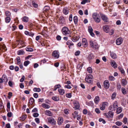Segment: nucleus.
Wrapping results in <instances>:
<instances>
[{
  "instance_id": "1",
  "label": "nucleus",
  "mask_w": 128,
  "mask_h": 128,
  "mask_svg": "<svg viewBox=\"0 0 128 128\" xmlns=\"http://www.w3.org/2000/svg\"><path fill=\"white\" fill-rule=\"evenodd\" d=\"M93 76L91 74L87 75L85 78L86 81L90 84H92L93 82Z\"/></svg>"
},
{
  "instance_id": "2",
  "label": "nucleus",
  "mask_w": 128,
  "mask_h": 128,
  "mask_svg": "<svg viewBox=\"0 0 128 128\" xmlns=\"http://www.w3.org/2000/svg\"><path fill=\"white\" fill-rule=\"evenodd\" d=\"M92 16L96 22L99 23L100 22V19L98 14L96 13H94L93 14Z\"/></svg>"
},
{
  "instance_id": "3",
  "label": "nucleus",
  "mask_w": 128,
  "mask_h": 128,
  "mask_svg": "<svg viewBox=\"0 0 128 128\" xmlns=\"http://www.w3.org/2000/svg\"><path fill=\"white\" fill-rule=\"evenodd\" d=\"M62 31L63 34L65 35L69 34L70 33V31L69 29L66 27H64L63 28Z\"/></svg>"
},
{
  "instance_id": "4",
  "label": "nucleus",
  "mask_w": 128,
  "mask_h": 128,
  "mask_svg": "<svg viewBox=\"0 0 128 128\" xmlns=\"http://www.w3.org/2000/svg\"><path fill=\"white\" fill-rule=\"evenodd\" d=\"M52 56L55 58H58L59 57V52L57 50L54 51L52 53Z\"/></svg>"
},
{
  "instance_id": "5",
  "label": "nucleus",
  "mask_w": 128,
  "mask_h": 128,
  "mask_svg": "<svg viewBox=\"0 0 128 128\" xmlns=\"http://www.w3.org/2000/svg\"><path fill=\"white\" fill-rule=\"evenodd\" d=\"M110 86L109 81L107 80H105L104 82V86L106 89L108 88Z\"/></svg>"
},
{
  "instance_id": "6",
  "label": "nucleus",
  "mask_w": 128,
  "mask_h": 128,
  "mask_svg": "<svg viewBox=\"0 0 128 128\" xmlns=\"http://www.w3.org/2000/svg\"><path fill=\"white\" fill-rule=\"evenodd\" d=\"M100 16L102 20L105 22H107L108 21V19L107 16L104 14H102Z\"/></svg>"
},
{
  "instance_id": "7",
  "label": "nucleus",
  "mask_w": 128,
  "mask_h": 128,
  "mask_svg": "<svg viewBox=\"0 0 128 128\" xmlns=\"http://www.w3.org/2000/svg\"><path fill=\"white\" fill-rule=\"evenodd\" d=\"M82 43L83 46L84 47H87L88 45L87 41L85 38H84L82 40Z\"/></svg>"
},
{
  "instance_id": "8",
  "label": "nucleus",
  "mask_w": 128,
  "mask_h": 128,
  "mask_svg": "<svg viewBox=\"0 0 128 128\" xmlns=\"http://www.w3.org/2000/svg\"><path fill=\"white\" fill-rule=\"evenodd\" d=\"M108 104L107 102H102V106L100 107V108L101 110H104L106 106Z\"/></svg>"
},
{
  "instance_id": "9",
  "label": "nucleus",
  "mask_w": 128,
  "mask_h": 128,
  "mask_svg": "<svg viewBox=\"0 0 128 128\" xmlns=\"http://www.w3.org/2000/svg\"><path fill=\"white\" fill-rule=\"evenodd\" d=\"M48 122L52 125H55L56 124V121L52 117H50L48 119Z\"/></svg>"
},
{
  "instance_id": "10",
  "label": "nucleus",
  "mask_w": 128,
  "mask_h": 128,
  "mask_svg": "<svg viewBox=\"0 0 128 128\" xmlns=\"http://www.w3.org/2000/svg\"><path fill=\"white\" fill-rule=\"evenodd\" d=\"M122 38H118L116 40V44L118 45H120L122 44Z\"/></svg>"
},
{
  "instance_id": "11",
  "label": "nucleus",
  "mask_w": 128,
  "mask_h": 128,
  "mask_svg": "<svg viewBox=\"0 0 128 128\" xmlns=\"http://www.w3.org/2000/svg\"><path fill=\"white\" fill-rule=\"evenodd\" d=\"M74 104L75 108L76 109H78L80 107V106L78 102L77 101H75L74 102Z\"/></svg>"
},
{
  "instance_id": "12",
  "label": "nucleus",
  "mask_w": 128,
  "mask_h": 128,
  "mask_svg": "<svg viewBox=\"0 0 128 128\" xmlns=\"http://www.w3.org/2000/svg\"><path fill=\"white\" fill-rule=\"evenodd\" d=\"M104 30L106 32L108 33L109 30V29L108 26L107 25H105L103 26Z\"/></svg>"
},
{
  "instance_id": "13",
  "label": "nucleus",
  "mask_w": 128,
  "mask_h": 128,
  "mask_svg": "<svg viewBox=\"0 0 128 128\" xmlns=\"http://www.w3.org/2000/svg\"><path fill=\"white\" fill-rule=\"evenodd\" d=\"M100 101V97L98 96H96L94 99V101L96 104H98Z\"/></svg>"
},
{
  "instance_id": "14",
  "label": "nucleus",
  "mask_w": 128,
  "mask_h": 128,
  "mask_svg": "<svg viewBox=\"0 0 128 128\" xmlns=\"http://www.w3.org/2000/svg\"><path fill=\"white\" fill-rule=\"evenodd\" d=\"M45 114L46 115L49 116H53V114L52 112L48 110H47L45 112Z\"/></svg>"
},
{
  "instance_id": "15",
  "label": "nucleus",
  "mask_w": 128,
  "mask_h": 128,
  "mask_svg": "<svg viewBox=\"0 0 128 128\" xmlns=\"http://www.w3.org/2000/svg\"><path fill=\"white\" fill-rule=\"evenodd\" d=\"M63 118L61 117H59L58 119V124L59 125H60L63 122Z\"/></svg>"
},
{
  "instance_id": "16",
  "label": "nucleus",
  "mask_w": 128,
  "mask_h": 128,
  "mask_svg": "<svg viewBox=\"0 0 128 128\" xmlns=\"http://www.w3.org/2000/svg\"><path fill=\"white\" fill-rule=\"evenodd\" d=\"M66 44L68 45V47L70 49V46L74 45V44L72 41L70 40H68L66 43Z\"/></svg>"
},
{
  "instance_id": "17",
  "label": "nucleus",
  "mask_w": 128,
  "mask_h": 128,
  "mask_svg": "<svg viewBox=\"0 0 128 128\" xmlns=\"http://www.w3.org/2000/svg\"><path fill=\"white\" fill-rule=\"evenodd\" d=\"M110 64L114 68H117V64L114 61H112L111 62Z\"/></svg>"
},
{
  "instance_id": "18",
  "label": "nucleus",
  "mask_w": 128,
  "mask_h": 128,
  "mask_svg": "<svg viewBox=\"0 0 128 128\" xmlns=\"http://www.w3.org/2000/svg\"><path fill=\"white\" fill-rule=\"evenodd\" d=\"M110 55L111 57L114 59H116L117 58V56L116 54L114 52H110Z\"/></svg>"
},
{
  "instance_id": "19",
  "label": "nucleus",
  "mask_w": 128,
  "mask_h": 128,
  "mask_svg": "<svg viewBox=\"0 0 128 128\" xmlns=\"http://www.w3.org/2000/svg\"><path fill=\"white\" fill-rule=\"evenodd\" d=\"M58 91L60 94L63 95L64 94L65 92L64 90L62 88H60L58 90Z\"/></svg>"
},
{
  "instance_id": "20",
  "label": "nucleus",
  "mask_w": 128,
  "mask_h": 128,
  "mask_svg": "<svg viewBox=\"0 0 128 128\" xmlns=\"http://www.w3.org/2000/svg\"><path fill=\"white\" fill-rule=\"evenodd\" d=\"M122 85L123 86H124L127 84V81L125 79H122Z\"/></svg>"
},
{
  "instance_id": "21",
  "label": "nucleus",
  "mask_w": 128,
  "mask_h": 128,
  "mask_svg": "<svg viewBox=\"0 0 128 128\" xmlns=\"http://www.w3.org/2000/svg\"><path fill=\"white\" fill-rule=\"evenodd\" d=\"M59 22L61 24H63L64 23L65 20L63 16H62L60 17L59 18Z\"/></svg>"
},
{
  "instance_id": "22",
  "label": "nucleus",
  "mask_w": 128,
  "mask_h": 128,
  "mask_svg": "<svg viewBox=\"0 0 128 128\" xmlns=\"http://www.w3.org/2000/svg\"><path fill=\"white\" fill-rule=\"evenodd\" d=\"M118 107V104L116 101H115L113 104V107L114 108V110L115 111L116 109Z\"/></svg>"
},
{
  "instance_id": "23",
  "label": "nucleus",
  "mask_w": 128,
  "mask_h": 128,
  "mask_svg": "<svg viewBox=\"0 0 128 128\" xmlns=\"http://www.w3.org/2000/svg\"><path fill=\"white\" fill-rule=\"evenodd\" d=\"M28 18L26 16H24L22 18V20L23 21L27 22H28Z\"/></svg>"
},
{
  "instance_id": "24",
  "label": "nucleus",
  "mask_w": 128,
  "mask_h": 128,
  "mask_svg": "<svg viewBox=\"0 0 128 128\" xmlns=\"http://www.w3.org/2000/svg\"><path fill=\"white\" fill-rule=\"evenodd\" d=\"M34 98L32 97L30 98L29 102H28V104L29 105V104H32L34 102Z\"/></svg>"
},
{
  "instance_id": "25",
  "label": "nucleus",
  "mask_w": 128,
  "mask_h": 128,
  "mask_svg": "<svg viewBox=\"0 0 128 128\" xmlns=\"http://www.w3.org/2000/svg\"><path fill=\"white\" fill-rule=\"evenodd\" d=\"M42 106L44 108H50V106L49 105L44 103L42 104Z\"/></svg>"
},
{
  "instance_id": "26",
  "label": "nucleus",
  "mask_w": 128,
  "mask_h": 128,
  "mask_svg": "<svg viewBox=\"0 0 128 128\" xmlns=\"http://www.w3.org/2000/svg\"><path fill=\"white\" fill-rule=\"evenodd\" d=\"M2 78L4 80V82H7L8 79L7 78L5 74H3L2 77Z\"/></svg>"
},
{
  "instance_id": "27",
  "label": "nucleus",
  "mask_w": 128,
  "mask_h": 128,
  "mask_svg": "<svg viewBox=\"0 0 128 128\" xmlns=\"http://www.w3.org/2000/svg\"><path fill=\"white\" fill-rule=\"evenodd\" d=\"M60 87L61 85L60 84L56 85L54 87V90L55 91L57 90V88H59Z\"/></svg>"
},
{
  "instance_id": "28",
  "label": "nucleus",
  "mask_w": 128,
  "mask_h": 128,
  "mask_svg": "<svg viewBox=\"0 0 128 128\" xmlns=\"http://www.w3.org/2000/svg\"><path fill=\"white\" fill-rule=\"evenodd\" d=\"M122 109L121 108L119 107L117 108L116 112L117 114H119L121 112Z\"/></svg>"
},
{
  "instance_id": "29",
  "label": "nucleus",
  "mask_w": 128,
  "mask_h": 128,
  "mask_svg": "<svg viewBox=\"0 0 128 128\" xmlns=\"http://www.w3.org/2000/svg\"><path fill=\"white\" fill-rule=\"evenodd\" d=\"M108 114L110 118H112L113 117L114 113L110 111L108 112Z\"/></svg>"
},
{
  "instance_id": "30",
  "label": "nucleus",
  "mask_w": 128,
  "mask_h": 128,
  "mask_svg": "<svg viewBox=\"0 0 128 128\" xmlns=\"http://www.w3.org/2000/svg\"><path fill=\"white\" fill-rule=\"evenodd\" d=\"M5 22L6 23L9 22L10 20V17H6L5 19Z\"/></svg>"
},
{
  "instance_id": "31",
  "label": "nucleus",
  "mask_w": 128,
  "mask_h": 128,
  "mask_svg": "<svg viewBox=\"0 0 128 128\" xmlns=\"http://www.w3.org/2000/svg\"><path fill=\"white\" fill-rule=\"evenodd\" d=\"M78 112L76 111L74 112L72 114V115L74 118H76V116H78Z\"/></svg>"
},
{
  "instance_id": "32",
  "label": "nucleus",
  "mask_w": 128,
  "mask_h": 128,
  "mask_svg": "<svg viewBox=\"0 0 128 128\" xmlns=\"http://www.w3.org/2000/svg\"><path fill=\"white\" fill-rule=\"evenodd\" d=\"M63 12L64 14L66 15L68 14V11L67 9V8H65L63 9Z\"/></svg>"
},
{
  "instance_id": "33",
  "label": "nucleus",
  "mask_w": 128,
  "mask_h": 128,
  "mask_svg": "<svg viewBox=\"0 0 128 128\" xmlns=\"http://www.w3.org/2000/svg\"><path fill=\"white\" fill-rule=\"evenodd\" d=\"M74 20L75 24H77L78 22V18L77 17L75 16L74 17Z\"/></svg>"
},
{
  "instance_id": "34",
  "label": "nucleus",
  "mask_w": 128,
  "mask_h": 128,
  "mask_svg": "<svg viewBox=\"0 0 128 128\" xmlns=\"http://www.w3.org/2000/svg\"><path fill=\"white\" fill-rule=\"evenodd\" d=\"M52 98L53 100L56 101H58L59 100V98L56 96H53L52 97Z\"/></svg>"
},
{
  "instance_id": "35",
  "label": "nucleus",
  "mask_w": 128,
  "mask_h": 128,
  "mask_svg": "<svg viewBox=\"0 0 128 128\" xmlns=\"http://www.w3.org/2000/svg\"><path fill=\"white\" fill-rule=\"evenodd\" d=\"M87 70L88 72L90 74H91L92 72V68L90 67L88 68L87 69Z\"/></svg>"
},
{
  "instance_id": "36",
  "label": "nucleus",
  "mask_w": 128,
  "mask_h": 128,
  "mask_svg": "<svg viewBox=\"0 0 128 128\" xmlns=\"http://www.w3.org/2000/svg\"><path fill=\"white\" fill-rule=\"evenodd\" d=\"M24 52L23 50H21L18 51V55H22L23 54Z\"/></svg>"
},
{
  "instance_id": "37",
  "label": "nucleus",
  "mask_w": 128,
  "mask_h": 128,
  "mask_svg": "<svg viewBox=\"0 0 128 128\" xmlns=\"http://www.w3.org/2000/svg\"><path fill=\"white\" fill-rule=\"evenodd\" d=\"M90 2V0H84L81 2V4H84L86 3L89 2Z\"/></svg>"
},
{
  "instance_id": "38",
  "label": "nucleus",
  "mask_w": 128,
  "mask_h": 128,
  "mask_svg": "<svg viewBox=\"0 0 128 128\" xmlns=\"http://www.w3.org/2000/svg\"><path fill=\"white\" fill-rule=\"evenodd\" d=\"M16 60H17V64H20V57H17L16 58Z\"/></svg>"
},
{
  "instance_id": "39",
  "label": "nucleus",
  "mask_w": 128,
  "mask_h": 128,
  "mask_svg": "<svg viewBox=\"0 0 128 128\" xmlns=\"http://www.w3.org/2000/svg\"><path fill=\"white\" fill-rule=\"evenodd\" d=\"M50 9V7L48 6H46L44 8V11L46 12Z\"/></svg>"
},
{
  "instance_id": "40",
  "label": "nucleus",
  "mask_w": 128,
  "mask_h": 128,
  "mask_svg": "<svg viewBox=\"0 0 128 128\" xmlns=\"http://www.w3.org/2000/svg\"><path fill=\"white\" fill-rule=\"evenodd\" d=\"M121 90L122 93L123 94H126V90L123 87L121 89Z\"/></svg>"
},
{
  "instance_id": "41",
  "label": "nucleus",
  "mask_w": 128,
  "mask_h": 128,
  "mask_svg": "<svg viewBox=\"0 0 128 128\" xmlns=\"http://www.w3.org/2000/svg\"><path fill=\"white\" fill-rule=\"evenodd\" d=\"M26 50L27 51L32 52L33 51L34 49L32 48L28 47L26 48Z\"/></svg>"
},
{
  "instance_id": "42",
  "label": "nucleus",
  "mask_w": 128,
  "mask_h": 128,
  "mask_svg": "<svg viewBox=\"0 0 128 128\" xmlns=\"http://www.w3.org/2000/svg\"><path fill=\"white\" fill-rule=\"evenodd\" d=\"M90 45L93 48H94V44L92 40H90L89 41Z\"/></svg>"
},
{
  "instance_id": "43",
  "label": "nucleus",
  "mask_w": 128,
  "mask_h": 128,
  "mask_svg": "<svg viewBox=\"0 0 128 128\" xmlns=\"http://www.w3.org/2000/svg\"><path fill=\"white\" fill-rule=\"evenodd\" d=\"M33 90L34 92H40L41 90L39 88H34Z\"/></svg>"
},
{
  "instance_id": "44",
  "label": "nucleus",
  "mask_w": 128,
  "mask_h": 128,
  "mask_svg": "<svg viewBox=\"0 0 128 128\" xmlns=\"http://www.w3.org/2000/svg\"><path fill=\"white\" fill-rule=\"evenodd\" d=\"M115 78L113 76H109V79L110 81H114L115 80Z\"/></svg>"
},
{
  "instance_id": "45",
  "label": "nucleus",
  "mask_w": 128,
  "mask_h": 128,
  "mask_svg": "<svg viewBox=\"0 0 128 128\" xmlns=\"http://www.w3.org/2000/svg\"><path fill=\"white\" fill-rule=\"evenodd\" d=\"M26 116L25 115H23L21 117H20V120L23 121L26 118Z\"/></svg>"
},
{
  "instance_id": "46",
  "label": "nucleus",
  "mask_w": 128,
  "mask_h": 128,
  "mask_svg": "<svg viewBox=\"0 0 128 128\" xmlns=\"http://www.w3.org/2000/svg\"><path fill=\"white\" fill-rule=\"evenodd\" d=\"M6 17H10V13L8 11H6Z\"/></svg>"
},
{
  "instance_id": "47",
  "label": "nucleus",
  "mask_w": 128,
  "mask_h": 128,
  "mask_svg": "<svg viewBox=\"0 0 128 128\" xmlns=\"http://www.w3.org/2000/svg\"><path fill=\"white\" fill-rule=\"evenodd\" d=\"M118 68L122 74H124V70L121 67H118Z\"/></svg>"
},
{
  "instance_id": "48",
  "label": "nucleus",
  "mask_w": 128,
  "mask_h": 128,
  "mask_svg": "<svg viewBox=\"0 0 128 128\" xmlns=\"http://www.w3.org/2000/svg\"><path fill=\"white\" fill-rule=\"evenodd\" d=\"M30 63V62L28 60L25 61L24 63V65L25 66H27Z\"/></svg>"
},
{
  "instance_id": "49",
  "label": "nucleus",
  "mask_w": 128,
  "mask_h": 128,
  "mask_svg": "<svg viewBox=\"0 0 128 128\" xmlns=\"http://www.w3.org/2000/svg\"><path fill=\"white\" fill-rule=\"evenodd\" d=\"M116 125L118 126H120L122 125V123L121 122L118 121L116 122Z\"/></svg>"
},
{
  "instance_id": "50",
  "label": "nucleus",
  "mask_w": 128,
  "mask_h": 128,
  "mask_svg": "<svg viewBox=\"0 0 128 128\" xmlns=\"http://www.w3.org/2000/svg\"><path fill=\"white\" fill-rule=\"evenodd\" d=\"M116 96V93H113L112 95L111 96V98L112 100H114Z\"/></svg>"
},
{
  "instance_id": "51",
  "label": "nucleus",
  "mask_w": 128,
  "mask_h": 128,
  "mask_svg": "<svg viewBox=\"0 0 128 128\" xmlns=\"http://www.w3.org/2000/svg\"><path fill=\"white\" fill-rule=\"evenodd\" d=\"M66 96L68 98H70L72 96V94L71 93H68L66 95Z\"/></svg>"
},
{
  "instance_id": "52",
  "label": "nucleus",
  "mask_w": 128,
  "mask_h": 128,
  "mask_svg": "<svg viewBox=\"0 0 128 128\" xmlns=\"http://www.w3.org/2000/svg\"><path fill=\"white\" fill-rule=\"evenodd\" d=\"M127 121V119L126 118H124L122 122H123L126 124V123Z\"/></svg>"
},
{
  "instance_id": "53",
  "label": "nucleus",
  "mask_w": 128,
  "mask_h": 128,
  "mask_svg": "<svg viewBox=\"0 0 128 128\" xmlns=\"http://www.w3.org/2000/svg\"><path fill=\"white\" fill-rule=\"evenodd\" d=\"M95 111L97 114H99L100 113V110L99 108H96L95 110Z\"/></svg>"
},
{
  "instance_id": "54",
  "label": "nucleus",
  "mask_w": 128,
  "mask_h": 128,
  "mask_svg": "<svg viewBox=\"0 0 128 128\" xmlns=\"http://www.w3.org/2000/svg\"><path fill=\"white\" fill-rule=\"evenodd\" d=\"M68 110L67 109H65L64 110V113L66 114H69Z\"/></svg>"
},
{
  "instance_id": "55",
  "label": "nucleus",
  "mask_w": 128,
  "mask_h": 128,
  "mask_svg": "<svg viewBox=\"0 0 128 128\" xmlns=\"http://www.w3.org/2000/svg\"><path fill=\"white\" fill-rule=\"evenodd\" d=\"M88 31L90 32H92L93 29L91 26H89L88 27Z\"/></svg>"
},
{
  "instance_id": "56",
  "label": "nucleus",
  "mask_w": 128,
  "mask_h": 128,
  "mask_svg": "<svg viewBox=\"0 0 128 128\" xmlns=\"http://www.w3.org/2000/svg\"><path fill=\"white\" fill-rule=\"evenodd\" d=\"M33 116L34 117H36L39 116V114L37 113H34L33 114Z\"/></svg>"
},
{
  "instance_id": "57",
  "label": "nucleus",
  "mask_w": 128,
  "mask_h": 128,
  "mask_svg": "<svg viewBox=\"0 0 128 128\" xmlns=\"http://www.w3.org/2000/svg\"><path fill=\"white\" fill-rule=\"evenodd\" d=\"M114 32V30L113 29H112L110 30V32H109V34L110 35H112Z\"/></svg>"
},
{
  "instance_id": "58",
  "label": "nucleus",
  "mask_w": 128,
  "mask_h": 128,
  "mask_svg": "<svg viewBox=\"0 0 128 128\" xmlns=\"http://www.w3.org/2000/svg\"><path fill=\"white\" fill-rule=\"evenodd\" d=\"M2 48L3 50H4L5 51L7 50V49L6 48V47L4 44L2 46Z\"/></svg>"
},
{
  "instance_id": "59",
  "label": "nucleus",
  "mask_w": 128,
  "mask_h": 128,
  "mask_svg": "<svg viewBox=\"0 0 128 128\" xmlns=\"http://www.w3.org/2000/svg\"><path fill=\"white\" fill-rule=\"evenodd\" d=\"M78 37L77 36H75L73 38V40H72L73 41L75 42L76 41H77L78 40Z\"/></svg>"
},
{
  "instance_id": "60",
  "label": "nucleus",
  "mask_w": 128,
  "mask_h": 128,
  "mask_svg": "<svg viewBox=\"0 0 128 128\" xmlns=\"http://www.w3.org/2000/svg\"><path fill=\"white\" fill-rule=\"evenodd\" d=\"M117 89L119 90H120L121 88L120 84H117Z\"/></svg>"
},
{
  "instance_id": "61",
  "label": "nucleus",
  "mask_w": 128,
  "mask_h": 128,
  "mask_svg": "<svg viewBox=\"0 0 128 128\" xmlns=\"http://www.w3.org/2000/svg\"><path fill=\"white\" fill-rule=\"evenodd\" d=\"M12 93L11 92H9L8 93V98L9 99H10L11 97L12 96Z\"/></svg>"
},
{
  "instance_id": "62",
  "label": "nucleus",
  "mask_w": 128,
  "mask_h": 128,
  "mask_svg": "<svg viewBox=\"0 0 128 128\" xmlns=\"http://www.w3.org/2000/svg\"><path fill=\"white\" fill-rule=\"evenodd\" d=\"M64 88L68 89H71L72 88L71 86L68 85L65 86Z\"/></svg>"
},
{
  "instance_id": "63",
  "label": "nucleus",
  "mask_w": 128,
  "mask_h": 128,
  "mask_svg": "<svg viewBox=\"0 0 128 128\" xmlns=\"http://www.w3.org/2000/svg\"><path fill=\"white\" fill-rule=\"evenodd\" d=\"M35 120L37 123H39L40 122V119L38 118H36L35 119Z\"/></svg>"
},
{
  "instance_id": "64",
  "label": "nucleus",
  "mask_w": 128,
  "mask_h": 128,
  "mask_svg": "<svg viewBox=\"0 0 128 128\" xmlns=\"http://www.w3.org/2000/svg\"><path fill=\"white\" fill-rule=\"evenodd\" d=\"M22 124L21 123H20L16 127V128H22Z\"/></svg>"
}]
</instances>
